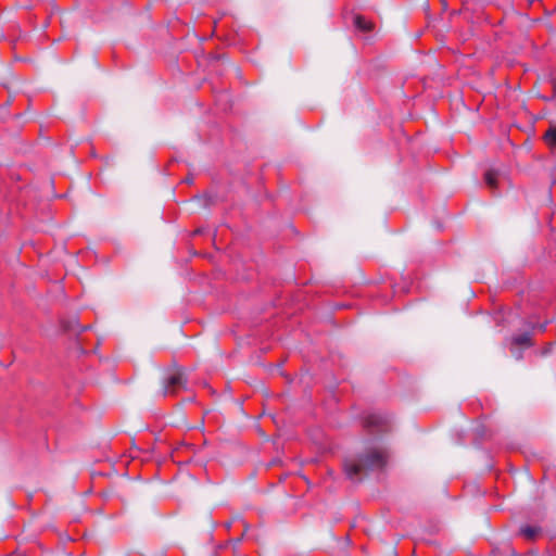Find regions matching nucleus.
<instances>
[{"instance_id":"7ed1b4c3","label":"nucleus","mask_w":556,"mask_h":556,"mask_svg":"<svg viewBox=\"0 0 556 556\" xmlns=\"http://www.w3.org/2000/svg\"><path fill=\"white\" fill-rule=\"evenodd\" d=\"M541 532L542 530L538 526L526 525L520 527V534L529 541L535 540L541 534Z\"/></svg>"},{"instance_id":"20e7f679","label":"nucleus","mask_w":556,"mask_h":556,"mask_svg":"<svg viewBox=\"0 0 556 556\" xmlns=\"http://www.w3.org/2000/svg\"><path fill=\"white\" fill-rule=\"evenodd\" d=\"M511 344L513 345H521V346H525V348L531 346L532 342H531L530 333L526 332V333H521L519 336L513 337Z\"/></svg>"},{"instance_id":"6e6552de","label":"nucleus","mask_w":556,"mask_h":556,"mask_svg":"<svg viewBox=\"0 0 556 556\" xmlns=\"http://www.w3.org/2000/svg\"><path fill=\"white\" fill-rule=\"evenodd\" d=\"M549 83L552 84V87H553V90H554V94L556 97V77L551 78Z\"/></svg>"},{"instance_id":"9d476101","label":"nucleus","mask_w":556,"mask_h":556,"mask_svg":"<svg viewBox=\"0 0 556 556\" xmlns=\"http://www.w3.org/2000/svg\"><path fill=\"white\" fill-rule=\"evenodd\" d=\"M185 181H186L187 184H191V182L193 181V178H191V177H187V178L185 179Z\"/></svg>"},{"instance_id":"f257e3e1","label":"nucleus","mask_w":556,"mask_h":556,"mask_svg":"<svg viewBox=\"0 0 556 556\" xmlns=\"http://www.w3.org/2000/svg\"><path fill=\"white\" fill-rule=\"evenodd\" d=\"M389 457L390 453L382 444L366 446L354 457L344 460V472L350 480L361 482L369 473L382 471L388 465Z\"/></svg>"},{"instance_id":"0eeeda50","label":"nucleus","mask_w":556,"mask_h":556,"mask_svg":"<svg viewBox=\"0 0 556 556\" xmlns=\"http://www.w3.org/2000/svg\"><path fill=\"white\" fill-rule=\"evenodd\" d=\"M354 23L355 26L362 30L369 31L372 29V24L362 15L355 16Z\"/></svg>"},{"instance_id":"f03ea898","label":"nucleus","mask_w":556,"mask_h":556,"mask_svg":"<svg viewBox=\"0 0 556 556\" xmlns=\"http://www.w3.org/2000/svg\"><path fill=\"white\" fill-rule=\"evenodd\" d=\"M186 387V379L180 369L169 371L163 380L162 394L164 396H176Z\"/></svg>"},{"instance_id":"9b49d317","label":"nucleus","mask_w":556,"mask_h":556,"mask_svg":"<svg viewBox=\"0 0 556 556\" xmlns=\"http://www.w3.org/2000/svg\"><path fill=\"white\" fill-rule=\"evenodd\" d=\"M214 59L215 58H213V55L211 54V56H210L211 63L213 62Z\"/></svg>"},{"instance_id":"1a4fd4ad","label":"nucleus","mask_w":556,"mask_h":556,"mask_svg":"<svg viewBox=\"0 0 556 556\" xmlns=\"http://www.w3.org/2000/svg\"><path fill=\"white\" fill-rule=\"evenodd\" d=\"M203 232V229L202 228H198L195 229L193 232H192V236H198V235H201Z\"/></svg>"},{"instance_id":"39448f33","label":"nucleus","mask_w":556,"mask_h":556,"mask_svg":"<svg viewBox=\"0 0 556 556\" xmlns=\"http://www.w3.org/2000/svg\"><path fill=\"white\" fill-rule=\"evenodd\" d=\"M497 179H498V174L497 172L493 170V169H489L485 174H484V180H485V184L488 185V187L490 189H495L497 188Z\"/></svg>"},{"instance_id":"423d86ee","label":"nucleus","mask_w":556,"mask_h":556,"mask_svg":"<svg viewBox=\"0 0 556 556\" xmlns=\"http://www.w3.org/2000/svg\"><path fill=\"white\" fill-rule=\"evenodd\" d=\"M544 140L548 147H556V126L551 125L544 135Z\"/></svg>"}]
</instances>
